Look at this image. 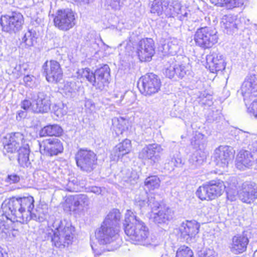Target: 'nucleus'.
I'll list each match as a JSON object with an SVG mask.
<instances>
[{
  "label": "nucleus",
  "mask_w": 257,
  "mask_h": 257,
  "mask_svg": "<svg viewBox=\"0 0 257 257\" xmlns=\"http://www.w3.org/2000/svg\"><path fill=\"white\" fill-rule=\"evenodd\" d=\"M123 226L125 234L135 244L156 246L158 241L155 237H149V230L145 223L131 210L125 214Z\"/></svg>",
  "instance_id": "obj_1"
},
{
  "label": "nucleus",
  "mask_w": 257,
  "mask_h": 257,
  "mask_svg": "<svg viewBox=\"0 0 257 257\" xmlns=\"http://www.w3.org/2000/svg\"><path fill=\"white\" fill-rule=\"evenodd\" d=\"M32 196L21 198L13 197L6 199L2 204L4 212L12 215L13 221L27 223L30 220V213L34 207Z\"/></svg>",
  "instance_id": "obj_2"
},
{
  "label": "nucleus",
  "mask_w": 257,
  "mask_h": 257,
  "mask_svg": "<svg viewBox=\"0 0 257 257\" xmlns=\"http://www.w3.org/2000/svg\"><path fill=\"white\" fill-rule=\"evenodd\" d=\"M118 232V227L102 223L101 227L95 231V238L99 245H105L106 248H102L95 243H91V246L95 257L102 254L105 250L113 251L119 247Z\"/></svg>",
  "instance_id": "obj_3"
},
{
  "label": "nucleus",
  "mask_w": 257,
  "mask_h": 257,
  "mask_svg": "<svg viewBox=\"0 0 257 257\" xmlns=\"http://www.w3.org/2000/svg\"><path fill=\"white\" fill-rule=\"evenodd\" d=\"M53 227V234L51 237L52 245L59 249H63L72 243L74 237L75 228L69 221L56 220Z\"/></svg>",
  "instance_id": "obj_4"
},
{
  "label": "nucleus",
  "mask_w": 257,
  "mask_h": 257,
  "mask_svg": "<svg viewBox=\"0 0 257 257\" xmlns=\"http://www.w3.org/2000/svg\"><path fill=\"white\" fill-rule=\"evenodd\" d=\"M24 23L23 16L17 12H13L9 14L2 16L0 19L3 30L9 33H16L20 31Z\"/></svg>",
  "instance_id": "obj_5"
},
{
  "label": "nucleus",
  "mask_w": 257,
  "mask_h": 257,
  "mask_svg": "<svg viewBox=\"0 0 257 257\" xmlns=\"http://www.w3.org/2000/svg\"><path fill=\"white\" fill-rule=\"evenodd\" d=\"M225 188L222 181H215L199 187L196 195L201 200H212L222 195Z\"/></svg>",
  "instance_id": "obj_6"
},
{
  "label": "nucleus",
  "mask_w": 257,
  "mask_h": 257,
  "mask_svg": "<svg viewBox=\"0 0 257 257\" xmlns=\"http://www.w3.org/2000/svg\"><path fill=\"white\" fill-rule=\"evenodd\" d=\"M216 33L215 30L208 27H202L197 30L194 39L198 46L204 49L209 48L217 42Z\"/></svg>",
  "instance_id": "obj_7"
},
{
  "label": "nucleus",
  "mask_w": 257,
  "mask_h": 257,
  "mask_svg": "<svg viewBox=\"0 0 257 257\" xmlns=\"http://www.w3.org/2000/svg\"><path fill=\"white\" fill-rule=\"evenodd\" d=\"M54 23L59 30L68 31L75 25L74 12L69 9L58 10L54 19Z\"/></svg>",
  "instance_id": "obj_8"
},
{
  "label": "nucleus",
  "mask_w": 257,
  "mask_h": 257,
  "mask_svg": "<svg viewBox=\"0 0 257 257\" xmlns=\"http://www.w3.org/2000/svg\"><path fill=\"white\" fill-rule=\"evenodd\" d=\"M77 165L85 172H91L96 161L95 154L90 150L81 149L76 155Z\"/></svg>",
  "instance_id": "obj_9"
},
{
  "label": "nucleus",
  "mask_w": 257,
  "mask_h": 257,
  "mask_svg": "<svg viewBox=\"0 0 257 257\" xmlns=\"http://www.w3.org/2000/svg\"><path fill=\"white\" fill-rule=\"evenodd\" d=\"M145 95H151L157 92L161 87V81L158 76L150 73L143 76L140 80Z\"/></svg>",
  "instance_id": "obj_10"
},
{
  "label": "nucleus",
  "mask_w": 257,
  "mask_h": 257,
  "mask_svg": "<svg viewBox=\"0 0 257 257\" xmlns=\"http://www.w3.org/2000/svg\"><path fill=\"white\" fill-rule=\"evenodd\" d=\"M46 80L49 82L54 83L60 81L63 77V72L59 63L54 60L46 61L43 65Z\"/></svg>",
  "instance_id": "obj_11"
},
{
  "label": "nucleus",
  "mask_w": 257,
  "mask_h": 257,
  "mask_svg": "<svg viewBox=\"0 0 257 257\" xmlns=\"http://www.w3.org/2000/svg\"><path fill=\"white\" fill-rule=\"evenodd\" d=\"M238 196L243 203H252L257 199V185L254 182H244L238 191Z\"/></svg>",
  "instance_id": "obj_12"
},
{
  "label": "nucleus",
  "mask_w": 257,
  "mask_h": 257,
  "mask_svg": "<svg viewBox=\"0 0 257 257\" xmlns=\"http://www.w3.org/2000/svg\"><path fill=\"white\" fill-rule=\"evenodd\" d=\"M234 152L228 146H219L215 149L214 159L217 166L225 168L233 158Z\"/></svg>",
  "instance_id": "obj_13"
},
{
  "label": "nucleus",
  "mask_w": 257,
  "mask_h": 257,
  "mask_svg": "<svg viewBox=\"0 0 257 257\" xmlns=\"http://www.w3.org/2000/svg\"><path fill=\"white\" fill-rule=\"evenodd\" d=\"M137 53L141 61H149L155 53L153 39L146 38L141 40L139 43Z\"/></svg>",
  "instance_id": "obj_14"
},
{
  "label": "nucleus",
  "mask_w": 257,
  "mask_h": 257,
  "mask_svg": "<svg viewBox=\"0 0 257 257\" xmlns=\"http://www.w3.org/2000/svg\"><path fill=\"white\" fill-rule=\"evenodd\" d=\"M32 110L36 113L48 112L50 109L51 101L49 96L43 92L34 95Z\"/></svg>",
  "instance_id": "obj_15"
},
{
  "label": "nucleus",
  "mask_w": 257,
  "mask_h": 257,
  "mask_svg": "<svg viewBox=\"0 0 257 257\" xmlns=\"http://www.w3.org/2000/svg\"><path fill=\"white\" fill-rule=\"evenodd\" d=\"M189 11L185 6L181 5L178 1H173L168 4V8L165 10V15L169 17H177L181 21L187 20Z\"/></svg>",
  "instance_id": "obj_16"
},
{
  "label": "nucleus",
  "mask_w": 257,
  "mask_h": 257,
  "mask_svg": "<svg viewBox=\"0 0 257 257\" xmlns=\"http://www.w3.org/2000/svg\"><path fill=\"white\" fill-rule=\"evenodd\" d=\"M200 228L199 224L195 220L183 222L179 227L181 236L184 240L189 242L198 234Z\"/></svg>",
  "instance_id": "obj_17"
},
{
  "label": "nucleus",
  "mask_w": 257,
  "mask_h": 257,
  "mask_svg": "<svg viewBox=\"0 0 257 257\" xmlns=\"http://www.w3.org/2000/svg\"><path fill=\"white\" fill-rule=\"evenodd\" d=\"M249 240L244 234H237L233 236L230 243V250L235 254H238L246 250Z\"/></svg>",
  "instance_id": "obj_18"
},
{
  "label": "nucleus",
  "mask_w": 257,
  "mask_h": 257,
  "mask_svg": "<svg viewBox=\"0 0 257 257\" xmlns=\"http://www.w3.org/2000/svg\"><path fill=\"white\" fill-rule=\"evenodd\" d=\"M161 146H147L139 154V157L143 159L151 160V163L155 165L160 163L161 161L159 153L161 151Z\"/></svg>",
  "instance_id": "obj_19"
},
{
  "label": "nucleus",
  "mask_w": 257,
  "mask_h": 257,
  "mask_svg": "<svg viewBox=\"0 0 257 257\" xmlns=\"http://www.w3.org/2000/svg\"><path fill=\"white\" fill-rule=\"evenodd\" d=\"M95 82L93 86L102 90L108 83L110 76V69L108 65H105L96 70L95 73Z\"/></svg>",
  "instance_id": "obj_20"
},
{
  "label": "nucleus",
  "mask_w": 257,
  "mask_h": 257,
  "mask_svg": "<svg viewBox=\"0 0 257 257\" xmlns=\"http://www.w3.org/2000/svg\"><path fill=\"white\" fill-rule=\"evenodd\" d=\"M255 162L254 156L248 151L241 150L237 155L236 166L239 170H244L253 165Z\"/></svg>",
  "instance_id": "obj_21"
},
{
  "label": "nucleus",
  "mask_w": 257,
  "mask_h": 257,
  "mask_svg": "<svg viewBox=\"0 0 257 257\" xmlns=\"http://www.w3.org/2000/svg\"><path fill=\"white\" fill-rule=\"evenodd\" d=\"M6 217V221L0 219V238L10 240L18 235V231L17 230L13 229L10 225L12 219L9 221L8 217L7 216Z\"/></svg>",
  "instance_id": "obj_22"
},
{
  "label": "nucleus",
  "mask_w": 257,
  "mask_h": 257,
  "mask_svg": "<svg viewBox=\"0 0 257 257\" xmlns=\"http://www.w3.org/2000/svg\"><path fill=\"white\" fill-rule=\"evenodd\" d=\"M174 215V212L167 206H161L158 212L152 214L151 217L156 223H166L171 220Z\"/></svg>",
  "instance_id": "obj_23"
},
{
  "label": "nucleus",
  "mask_w": 257,
  "mask_h": 257,
  "mask_svg": "<svg viewBox=\"0 0 257 257\" xmlns=\"http://www.w3.org/2000/svg\"><path fill=\"white\" fill-rule=\"evenodd\" d=\"M90 204L88 197L84 194H79L73 197L72 206L73 210L79 213H82L87 210Z\"/></svg>",
  "instance_id": "obj_24"
},
{
  "label": "nucleus",
  "mask_w": 257,
  "mask_h": 257,
  "mask_svg": "<svg viewBox=\"0 0 257 257\" xmlns=\"http://www.w3.org/2000/svg\"><path fill=\"white\" fill-rule=\"evenodd\" d=\"M241 91L242 95L246 97L257 91V77L251 75L246 79L242 85Z\"/></svg>",
  "instance_id": "obj_25"
},
{
  "label": "nucleus",
  "mask_w": 257,
  "mask_h": 257,
  "mask_svg": "<svg viewBox=\"0 0 257 257\" xmlns=\"http://www.w3.org/2000/svg\"><path fill=\"white\" fill-rule=\"evenodd\" d=\"M24 137L20 133L9 134L5 136H0V143L3 145H19L24 143Z\"/></svg>",
  "instance_id": "obj_26"
},
{
  "label": "nucleus",
  "mask_w": 257,
  "mask_h": 257,
  "mask_svg": "<svg viewBox=\"0 0 257 257\" xmlns=\"http://www.w3.org/2000/svg\"><path fill=\"white\" fill-rule=\"evenodd\" d=\"M207 61L210 64V67H212L216 71H222L225 68V63L223 57L220 54H214L207 56Z\"/></svg>",
  "instance_id": "obj_27"
},
{
  "label": "nucleus",
  "mask_w": 257,
  "mask_h": 257,
  "mask_svg": "<svg viewBox=\"0 0 257 257\" xmlns=\"http://www.w3.org/2000/svg\"><path fill=\"white\" fill-rule=\"evenodd\" d=\"M37 34L35 30L31 29L26 32L22 38L21 45L28 48L33 46L36 42Z\"/></svg>",
  "instance_id": "obj_28"
},
{
  "label": "nucleus",
  "mask_w": 257,
  "mask_h": 257,
  "mask_svg": "<svg viewBox=\"0 0 257 257\" xmlns=\"http://www.w3.org/2000/svg\"><path fill=\"white\" fill-rule=\"evenodd\" d=\"M169 0H154L151 8L152 13L160 16L165 14V10L168 8Z\"/></svg>",
  "instance_id": "obj_29"
},
{
  "label": "nucleus",
  "mask_w": 257,
  "mask_h": 257,
  "mask_svg": "<svg viewBox=\"0 0 257 257\" xmlns=\"http://www.w3.org/2000/svg\"><path fill=\"white\" fill-rule=\"evenodd\" d=\"M204 156L200 150H196L189 159V167L191 169H195L200 166L204 162Z\"/></svg>",
  "instance_id": "obj_30"
},
{
  "label": "nucleus",
  "mask_w": 257,
  "mask_h": 257,
  "mask_svg": "<svg viewBox=\"0 0 257 257\" xmlns=\"http://www.w3.org/2000/svg\"><path fill=\"white\" fill-rule=\"evenodd\" d=\"M63 132V130L57 124L49 125L43 128L40 133L41 136H60Z\"/></svg>",
  "instance_id": "obj_31"
},
{
  "label": "nucleus",
  "mask_w": 257,
  "mask_h": 257,
  "mask_svg": "<svg viewBox=\"0 0 257 257\" xmlns=\"http://www.w3.org/2000/svg\"><path fill=\"white\" fill-rule=\"evenodd\" d=\"M120 219V213L117 209H113L106 217L103 223L113 227H118Z\"/></svg>",
  "instance_id": "obj_32"
},
{
  "label": "nucleus",
  "mask_w": 257,
  "mask_h": 257,
  "mask_svg": "<svg viewBox=\"0 0 257 257\" xmlns=\"http://www.w3.org/2000/svg\"><path fill=\"white\" fill-rule=\"evenodd\" d=\"M48 216V209L45 207H37L34 212L31 211L30 213V220L31 219L37 221L42 222L45 221Z\"/></svg>",
  "instance_id": "obj_33"
},
{
  "label": "nucleus",
  "mask_w": 257,
  "mask_h": 257,
  "mask_svg": "<svg viewBox=\"0 0 257 257\" xmlns=\"http://www.w3.org/2000/svg\"><path fill=\"white\" fill-rule=\"evenodd\" d=\"M212 4L219 7H225L227 9L239 7L243 4V0H210Z\"/></svg>",
  "instance_id": "obj_34"
},
{
  "label": "nucleus",
  "mask_w": 257,
  "mask_h": 257,
  "mask_svg": "<svg viewBox=\"0 0 257 257\" xmlns=\"http://www.w3.org/2000/svg\"><path fill=\"white\" fill-rule=\"evenodd\" d=\"M41 154L52 156L61 153L63 150V146H39Z\"/></svg>",
  "instance_id": "obj_35"
},
{
  "label": "nucleus",
  "mask_w": 257,
  "mask_h": 257,
  "mask_svg": "<svg viewBox=\"0 0 257 257\" xmlns=\"http://www.w3.org/2000/svg\"><path fill=\"white\" fill-rule=\"evenodd\" d=\"M163 47L165 53L175 55L179 49V41L176 38H171L167 43L164 44Z\"/></svg>",
  "instance_id": "obj_36"
},
{
  "label": "nucleus",
  "mask_w": 257,
  "mask_h": 257,
  "mask_svg": "<svg viewBox=\"0 0 257 257\" xmlns=\"http://www.w3.org/2000/svg\"><path fill=\"white\" fill-rule=\"evenodd\" d=\"M236 21L235 16L228 15L222 17L220 24L222 28L226 30H231L234 28H237Z\"/></svg>",
  "instance_id": "obj_37"
},
{
  "label": "nucleus",
  "mask_w": 257,
  "mask_h": 257,
  "mask_svg": "<svg viewBox=\"0 0 257 257\" xmlns=\"http://www.w3.org/2000/svg\"><path fill=\"white\" fill-rule=\"evenodd\" d=\"M121 177L122 181L130 184H133L139 178L135 171L129 169L122 170Z\"/></svg>",
  "instance_id": "obj_38"
},
{
  "label": "nucleus",
  "mask_w": 257,
  "mask_h": 257,
  "mask_svg": "<svg viewBox=\"0 0 257 257\" xmlns=\"http://www.w3.org/2000/svg\"><path fill=\"white\" fill-rule=\"evenodd\" d=\"M130 151V148L126 146H116L112 150L111 158L114 161L117 160L120 157L127 154Z\"/></svg>",
  "instance_id": "obj_39"
},
{
  "label": "nucleus",
  "mask_w": 257,
  "mask_h": 257,
  "mask_svg": "<svg viewBox=\"0 0 257 257\" xmlns=\"http://www.w3.org/2000/svg\"><path fill=\"white\" fill-rule=\"evenodd\" d=\"M160 180L157 176L147 177L145 181V186L149 190H154L158 189L160 185Z\"/></svg>",
  "instance_id": "obj_40"
},
{
  "label": "nucleus",
  "mask_w": 257,
  "mask_h": 257,
  "mask_svg": "<svg viewBox=\"0 0 257 257\" xmlns=\"http://www.w3.org/2000/svg\"><path fill=\"white\" fill-rule=\"evenodd\" d=\"M29 146H24L20 147L19 150L18 161L20 164L23 165L24 163L29 159Z\"/></svg>",
  "instance_id": "obj_41"
},
{
  "label": "nucleus",
  "mask_w": 257,
  "mask_h": 257,
  "mask_svg": "<svg viewBox=\"0 0 257 257\" xmlns=\"http://www.w3.org/2000/svg\"><path fill=\"white\" fill-rule=\"evenodd\" d=\"M78 77L86 78L93 85L95 82V75L91 72L89 68L81 69L78 70L77 72Z\"/></svg>",
  "instance_id": "obj_42"
},
{
  "label": "nucleus",
  "mask_w": 257,
  "mask_h": 257,
  "mask_svg": "<svg viewBox=\"0 0 257 257\" xmlns=\"http://www.w3.org/2000/svg\"><path fill=\"white\" fill-rule=\"evenodd\" d=\"M146 192H143L138 196H137L135 199V203L136 205L139 206L140 208H147L148 197Z\"/></svg>",
  "instance_id": "obj_43"
},
{
  "label": "nucleus",
  "mask_w": 257,
  "mask_h": 257,
  "mask_svg": "<svg viewBox=\"0 0 257 257\" xmlns=\"http://www.w3.org/2000/svg\"><path fill=\"white\" fill-rule=\"evenodd\" d=\"M176 257H194L193 252L189 247L181 246L178 248Z\"/></svg>",
  "instance_id": "obj_44"
},
{
  "label": "nucleus",
  "mask_w": 257,
  "mask_h": 257,
  "mask_svg": "<svg viewBox=\"0 0 257 257\" xmlns=\"http://www.w3.org/2000/svg\"><path fill=\"white\" fill-rule=\"evenodd\" d=\"M65 93L68 95H71L77 91V86L75 82H67L63 88Z\"/></svg>",
  "instance_id": "obj_45"
},
{
  "label": "nucleus",
  "mask_w": 257,
  "mask_h": 257,
  "mask_svg": "<svg viewBox=\"0 0 257 257\" xmlns=\"http://www.w3.org/2000/svg\"><path fill=\"white\" fill-rule=\"evenodd\" d=\"M159 202L155 200V198L153 196H150L148 197V205L147 207L150 208L152 211V214L153 212L158 209H160V207Z\"/></svg>",
  "instance_id": "obj_46"
},
{
  "label": "nucleus",
  "mask_w": 257,
  "mask_h": 257,
  "mask_svg": "<svg viewBox=\"0 0 257 257\" xmlns=\"http://www.w3.org/2000/svg\"><path fill=\"white\" fill-rule=\"evenodd\" d=\"M186 67L183 64H180L175 62V72L176 75L179 78H183L186 74Z\"/></svg>",
  "instance_id": "obj_47"
},
{
  "label": "nucleus",
  "mask_w": 257,
  "mask_h": 257,
  "mask_svg": "<svg viewBox=\"0 0 257 257\" xmlns=\"http://www.w3.org/2000/svg\"><path fill=\"white\" fill-rule=\"evenodd\" d=\"M165 75L169 78H173L176 75L175 62L172 61L169 66H166L165 71Z\"/></svg>",
  "instance_id": "obj_48"
},
{
  "label": "nucleus",
  "mask_w": 257,
  "mask_h": 257,
  "mask_svg": "<svg viewBox=\"0 0 257 257\" xmlns=\"http://www.w3.org/2000/svg\"><path fill=\"white\" fill-rule=\"evenodd\" d=\"M55 114L58 117H62L67 112V107L63 103L56 105L54 109Z\"/></svg>",
  "instance_id": "obj_49"
},
{
  "label": "nucleus",
  "mask_w": 257,
  "mask_h": 257,
  "mask_svg": "<svg viewBox=\"0 0 257 257\" xmlns=\"http://www.w3.org/2000/svg\"><path fill=\"white\" fill-rule=\"evenodd\" d=\"M120 0H105V5L108 9L109 8L113 10H118L120 8Z\"/></svg>",
  "instance_id": "obj_50"
},
{
  "label": "nucleus",
  "mask_w": 257,
  "mask_h": 257,
  "mask_svg": "<svg viewBox=\"0 0 257 257\" xmlns=\"http://www.w3.org/2000/svg\"><path fill=\"white\" fill-rule=\"evenodd\" d=\"M124 98H125V102L123 104L125 105L126 106H130L134 103L135 96L132 92H125L124 93Z\"/></svg>",
  "instance_id": "obj_51"
},
{
  "label": "nucleus",
  "mask_w": 257,
  "mask_h": 257,
  "mask_svg": "<svg viewBox=\"0 0 257 257\" xmlns=\"http://www.w3.org/2000/svg\"><path fill=\"white\" fill-rule=\"evenodd\" d=\"M200 101L202 104L210 105L212 103L211 96L209 94H205L204 93L201 94L199 97Z\"/></svg>",
  "instance_id": "obj_52"
},
{
  "label": "nucleus",
  "mask_w": 257,
  "mask_h": 257,
  "mask_svg": "<svg viewBox=\"0 0 257 257\" xmlns=\"http://www.w3.org/2000/svg\"><path fill=\"white\" fill-rule=\"evenodd\" d=\"M215 251L211 249H206L203 250L200 254L199 257H216Z\"/></svg>",
  "instance_id": "obj_53"
},
{
  "label": "nucleus",
  "mask_w": 257,
  "mask_h": 257,
  "mask_svg": "<svg viewBox=\"0 0 257 257\" xmlns=\"http://www.w3.org/2000/svg\"><path fill=\"white\" fill-rule=\"evenodd\" d=\"M20 177L15 174L9 175L7 179V181L10 183H18L20 181Z\"/></svg>",
  "instance_id": "obj_54"
},
{
  "label": "nucleus",
  "mask_w": 257,
  "mask_h": 257,
  "mask_svg": "<svg viewBox=\"0 0 257 257\" xmlns=\"http://www.w3.org/2000/svg\"><path fill=\"white\" fill-rule=\"evenodd\" d=\"M113 98L114 99L119 98V99L116 100L115 102L118 105L121 104L122 100L124 98V93L120 92H116L113 95Z\"/></svg>",
  "instance_id": "obj_55"
},
{
  "label": "nucleus",
  "mask_w": 257,
  "mask_h": 257,
  "mask_svg": "<svg viewBox=\"0 0 257 257\" xmlns=\"http://www.w3.org/2000/svg\"><path fill=\"white\" fill-rule=\"evenodd\" d=\"M16 146H3V152L4 155L13 153L16 151Z\"/></svg>",
  "instance_id": "obj_56"
},
{
  "label": "nucleus",
  "mask_w": 257,
  "mask_h": 257,
  "mask_svg": "<svg viewBox=\"0 0 257 257\" xmlns=\"http://www.w3.org/2000/svg\"><path fill=\"white\" fill-rule=\"evenodd\" d=\"M248 111L254 116L257 114V100H254L248 108Z\"/></svg>",
  "instance_id": "obj_57"
},
{
  "label": "nucleus",
  "mask_w": 257,
  "mask_h": 257,
  "mask_svg": "<svg viewBox=\"0 0 257 257\" xmlns=\"http://www.w3.org/2000/svg\"><path fill=\"white\" fill-rule=\"evenodd\" d=\"M33 105V102L32 103L28 100H24L21 103V107L26 110H28L29 109L32 110V106Z\"/></svg>",
  "instance_id": "obj_58"
},
{
  "label": "nucleus",
  "mask_w": 257,
  "mask_h": 257,
  "mask_svg": "<svg viewBox=\"0 0 257 257\" xmlns=\"http://www.w3.org/2000/svg\"><path fill=\"white\" fill-rule=\"evenodd\" d=\"M23 80L26 86L31 87L33 86V76H31L30 75L25 76Z\"/></svg>",
  "instance_id": "obj_59"
},
{
  "label": "nucleus",
  "mask_w": 257,
  "mask_h": 257,
  "mask_svg": "<svg viewBox=\"0 0 257 257\" xmlns=\"http://www.w3.org/2000/svg\"><path fill=\"white\" fill-rule=\"evenodd\" d=\"M172 162L173 163L175 166L177 167H181L183 164L182 159L179 157L172 159Z\"/></svg>",
  "instance_id": "obj_60"
},
{
  "label": "nucleus",
  "mask_w": 257,
  "mask_h": 257,
  "mask_svg": "<svg viewBox=\"0 0 257 257\" xmlns=\"http://www.w3.org/2000/svg\"><path fill=\"white\" fill-rule=\"evenodd\" d=\"M227 199L231 201H235L236 199V194H234L231 190L227 192Z\"/></svg>",
  "instance_id": "obj_61"
},
{
  "label": "nucleus",
  "mask_w": 257,
  "mask_h": 257,
  "mask_svg": "<svg viewBox=\"0 0 257 257\" xmlns=\"http://www.w3.org/2000/svg\"><path fill=\"white\" fill-rule=\"evenodd\" d=\"M47 141H48L47 143L49 145H59V144H62L60 140L58 138H56L49 139L47 140Z\"/></svg>",
  "instance_id": "obj_62"
},
{
  "label": "nucleus",
  "mask_w": 257,
  "mask_h": 257,
  "mask_svg": "<svg viewBox=\"0 0 257 257\" xmlns=\"http://www.w3.org/2000/svg\"><path fill=\"white\" fill-rule=\"evenodd\" d=\"M91 192L96 194H99L101 192V189L100 187L96 186L92 187L91 188Z\"/></svg>",
  "instance_id": "obj_63"
},
{
  "label": "nucleus",
  "mask_w": 257,
  "mask_h": 257,
  "mask_svg": "<svg viewBox=\"0 0 257 257\" xmlns=\"http://www.w3.org/2000/svg\"><path fill=\"white\" fill-rule=\"evenodd\" d=\"M21 69L20 65H17L13 71V73L16 74V77H19L21 75V73L19 72Z\"/></svg>",
  "instance_id": "obj_64"
}]
</instances>
